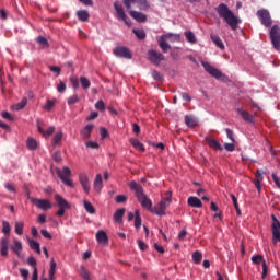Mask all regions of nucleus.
<instances>
[{
  "label": "nucleus",
  "mask_w": 280,
  "mask_h": 280,
  "mask_svg": "<svg viewBox=\"0 0 280 280\" xmlns=\"http://www.w3.org/2000/svg\"><path fill=\"white\" fill-rule=\"evenodd\" d=\"M62 137H65V133H62V131H57L51 139L52 145H60Z\"/></svg>",
  "instance_id": "30"
},
{
  "label": "nucleus",
  "mask_w": 280,
  "mask_h": 280,
  "mask_svg": "<svg viewBox=\"0 0 280 280\" xmlns=\"http://www.w3.org/2000/svg\"><path fill=\"white\" fill-rule=\"evenodd\" d=\"M27 242H28L30 248H32V250H35L37 255H40V244L30 237H27Z\"/></svg>",
  "instance_id": "28"
},
{
  "label": "nucleus",
  "mask_w": 280,
  "mask_h": 280,
  "mask_svg": "<svg viewBox=\"0 0 280 280\" xmlns=\"http://www.w3.org/2000/svg\"><path fill=\"white\" fill-rule=\"evenodd\" d=\"M114 9L116 11V19H118V21H124V23L130 27L132 23L128 20L126 12H124V7L119 2H115Z\"/></svg>",
  "instance_id": "7"
},
{
  "label": "nucleus",
  "mask_w": 280,
  "mask_h": 280,
  "mask_svg": "<svg viewBox=\"0 0 280 280\" xmlns=\"http://www.w3.org/2000/svg\"><path fill=\"white\" fill-rule=\"evenodd\" d=\"M133 3H137V0H124V4L126 5L127 10H131Z\"/></svg>",
  "instance_id": "57"
},
{
  "label": "nucleus",
  "mask_w": 280,
  "mask_h": 280,
  "mask_svg": "<svg viewBox=\"0 0 280 280\" xmlns=\"http://www.w3.org/2000/svg\"><path fill=\"white\" fill-rule=\"evenodd\" d=\"M185 122L189 128H194V127L198 126V120L194 116H186Z\"/></svg>",
  "instance_id": "31"
},
{
  "label": "nucleus",
  "mask_w": 280,
  "mask_h": 280,
  "mask_svg": "<svg viewBox=\"0 0 280 280\" xmlns=\"http://www.w3.org/2000/svg\"><path fill=\"white\" fill-rule=\"evenodd\" d=\"M172 202V192H166V196L154 207L151 208V213L155 215H165V211Z\"/></svg>",
  "instance_id": "4"
},
{
  "label": "nucleus",
  "mask_w": 280,
  "mask_h": 280,
  "mask_svg": "<svg viewBox=\"0 0 280 280\" xmlns=\"http://www.w3.org/2000/svg\"><path fill=\"white\" fill-rule=\"evenodd\" d=\"M96 241L101 246H108V234L104 230H98L96 232Z\"/></svg>",
  "instance_id": "16"
},
{
  "label": "nucleus",
  "mask_w": 280,
  "mask_h": 280,
  "mask_svg": "<svg viewBox=\"0 0 280 280\" xmlns=\"http://www.w3.org/2000/svg\"><path fill=\"white\" fill-rule=\"evenodd\" d=\"M95 108H96L97 110H105L106 106L104 105V101H97V102L95 103Z\"/></svg>",
  "instance_id": "54"
},
{
  "label": "nucleus",
  "mask_w": 280,
  "mask_h": 280,
  "mask_svg": "<svg viewBox=\"0 0 280 280\" xmlns=\"http://www.w3.org/2000/svg\"><path fill=\"white\" fill-rule=\"evenodd\" d=\"M28 198L31 202H33V205H35L37 209H42V211H49V209H51L52 207L51 201H49L48 199H38L34 197H28Z\"/></svg>",
  "instance_id": "8"
},
{
  "label": "nucleus",
  "mask_w": 280,
  "mask_h": 280,
  "mask_svg": "<svg viewBox=\"0 0 280 280\" xmlns=\"http://www.w3.org/2000/svg\"><path fill=\"white\" fill-rule=\"evenodd\" d=\"M24 228H25V223L23 221H16L14 225V231L16 235H23Z\"/></svg>",
  "instance_id": "33"
},
{
  "label": "nucleus",
  "mask_w": 280,
  "mask_h": 280,
  "mask_svg": "<svg viewBox=\"0 0 280 280\" xmlns=\"http://www.w3.org/2000/svg\"><path fill=\"white\" fill-rule=\"evenodd\" d=\"M124 213H126V209L121 208V209H117L114 213V220L115 222H117L118 224H121L122 220H124Z\"/></svg>",
  "instance_id": "25"
},
{
  "label": "nucleus",
  "mask_w": 280,
  "mask_h": 280,
  "mask_svg": "<svg viewBox=\"0 0 280 280\" xmlns=\"http://www.w3.org/2000/svg\"><path fill=\"white\" fill-rule=\"evenodd\" d=\"M139 10H149L150 2L148 0H136Z\"/></svg>",
  "instance_id": "37"
},
{
  "label": "nucleus",
  "mask_w": 280,
  "mask_h": 280,
  "mask_svg": "<svg viewBox=\"0 0 280 280\" xmlns=\"http://www.w3.org/2000/svg\"><path fill=\"white\" fill-rule=\"evenodd\" d=\"M26 148L28 150H36V148H38V141H36L34 138H27Z\"/></svg>",
  "instance_id": "32"
},
{
  "label": "nucleus",
  "mask_w": 280,
  "mask_h": 280,
  "mask_svg": "<svg viewBox=\"0 0 280 280\" xmlns=\"http://www.w3.org/2000/svg\"><path fill=\"white\" fill-rule=\"evenodd\" d=\"M20 273L24 280H27V277H30V271L27 269L20 268Z\"/></svg>",
  "instance_id": "56"
},
{
  "label": "nucleus",
  "mask_w": 280,
  "mask_h": 280,
  "mask_svg": "<svg viewBox=\"0 0 280 280\" xmlns=\"http://www.w3.org/2000/svg\"><path fill=\"white\" fill-rule=\"evenodd\" d=\"M257 16L265 27H270L272 25V18H270V12L266 9L257 11Z\"/></svg>",
  "instance_id": "11"
},
{
  "label": "nucleus",
  "mask_w": 280,
  "mask_h": 280,
  "mask_svg": "<svg viewBox=\"0 0 280 280\" xmlns=\"http://www.w3.org/2000/svg\"><path fill=\"white\" fill-rule=\"evenodd\" d=\"M264 180V174L261 173V171H257L256 172V183H261Z\"/></svg>",
  "instance_id": "59"
},
{
  "label": "nucleus",
  "mask_w": 280,
  "mask_h": 280,
  "mask_svg": "<svg viewBox=\"0 0 280 280\" xmlns=\"http://www.w3.org/2000/svg\"><path fill=\"white\" fill-rule=\"evenodd\" d=\"M272 224H271V233H272V243L277 244L280 242V222L277 217L271 215Z\"/></svg>",
  "instance_id": "9"
},
{
  "label": "nucleus",
  "mask_w": 280,
  "mask_h": 280,
  "mask_svg": "<svg viewBox=\"0 0 280 280\" xmlns=\"http://www.w3.org/2000/svg\"><path fill=\"white\" fill-rule=\"evenodd\" d=\"M158 43L162 51L166 54V51H170V49H172V46H170L167 43H180V35L167 33L162 35Z\"/></svg>",
  "instance_id": "3"
},
{
  "label": "nucleus",
  "mask_w": 280,
  "mask_h": 280,
  "mask_svg": "<svg viewBox=\"0 0 280 280\" xmlns=\"http://www.w3.org/2000/svg\"><path fill=\"white\" fill-rule=\"evenodd\" d=\"M37 130L45 139H49V137H51V135L56 132V127L50 126L47 129H45L42 122H37Z\"/></svg>",
  "instance_id": "15"
},
{
  "label": "nucleus",
  "mask_w": 280,
  "mask_h": 280,
  "mask_svg": "<svg viewBox=\"0 0 280 280\" xmlns=\"http://www.w3.org/2000/svg\"><path fill=\"white\" fill-rule=\"evenodd\" d=\"M2 233L10 235V223L8 221H2Z\"/></svg>",
  "instance_id": "46"
},
{
  "label": "nucleus",
  "mask_w": 280,
  "mask_h": 280,
  "mask_svg": "<svg viewBox=\"0 0 280 280\" xmlns=\"http://www.w3.org/2000/svg\"><path fill=\"white\" fill-rule=\"evenodd\" d=\"M129 142L131 143V145H132L136 150H139L140 152H144V151H145V147H143V143H141V141H139V139L131 138V139L129 140Z\"/></svg>",
  "instance_id": "27"
},
{
  "label": "nucleus",
  "mask_w": 280,
  "mask_h": 280,
  "mask_svg": "<svg viewBox=\"0 0 280 280\" xmlns=\"http://www.w3.org/2000/svg\"><path fill=\"white\" fill-rule=\"evenodd\" d=\"M79 102H80V97L77 94H74L68 98L69 106H71L73 104H78Z\"/></svg>",
  "instance_id": "47"
},
{
  "label": "nucleus",
  "mask_w": 280,
  "mask_h": 280,
  "mask_svg": "<svg viewBox=\"0 0 280 280\" xmlns=\"http://www.w3.org/2000/svg\"><path fill=\"white\" fill-rule=\"evenodd\" d=\"M79 82L82 89H91V81L86 77H80Z\"/></svg>",
  "instance_id": "39"
},
{
  "label": "nucleus",
  "mask_w": 280,
  "mask_h": 280,
  "mask_svg": "<svg viewBox=\"0 0 280 280\" xmlns=\"http://www.w3.org/2000/svg\"><path fill=\"white\" fill-rule=\"evenodd\" d=\"M5 189H8V191H11L12 194L16 192V188L14 187V185L8 183L4 185Z\"/></svg>",
  "instance_id": "62"
},
{
  "label": "nucleus",
  "mask_w": 280,
  "mask_h": 280,
  "mask_svg": "<svg viewBox=\"0 0 280 280\" xmlns=\"http://www.w3.org/2000/svg\"><path fill=\"white\" fill-rule=\"evenodd\" d=\"M188 205L189 207H195V209H201L202 201L198 197H189Z\"/></svg>",
  "instance_id": "23"
},
{
  "label": "nucleus",
  "mask_w": 280,
  "mask_h": 280,
  "mask_svg": "<svg viewBox=\"0 0 280 280\" xmlns=\"http://www.w3.org/2000/svg\"><path fill=\"white\" fill-rule=\"evenodd\" d=\"M206 141L208 145L213 150H222V145L220 144V142H218V140L213 139L212 137L206 138Z\"/></svg>",
  "instance_id": "24"
},
{
  "label": "nucleus",
  "mask_w": 280,
  "mask_h": 280,
  "mask_svg": "<svg viewBox=\"0 0 280 280\" xmlns=\"http://www.w3.org/2000/svg\"><path fill=\"white\" fill-rule=\"evenodd\" d=\"M77 16L79 19V21H89V11L86 10H80L77 11Z\"/></svg>",
  "instance_id": "35"
},
{
  "label": "nucleus",
  "mask_w": 280,
  "mask_h": 280,
  "mask_svg": "<svg viewBox=\"0 0 280 280\" xmlns=\"http://www.w3.org/2000/svg\"><path fill=\"white\" fill-rule=\"evenodd\" d=\"M185 36H186V39L188 40V43H191V45H196V43L198 42L196 39V35L191 31L185 32Z\"/></svg>",
  "instance_id": "36"
},
{
  "label": "nucleus",
  "mask_w": 280,
  "mask_h": 280,
  "mask_svg": "<svg viewBox=\"0 0 280 280\" xmlns=\"http://www.w3.org/2000/svg\"><path fill=\"white\" fill-rule=\"evenodd\" d=\"M79 182L84 191V194H90L91 191V179H89V175L86 173L79 174Z\"/></svg>",
  "instance_id": "12"
},
{
  "label": "nucleus",
  "mask_w": 280,
  "mask_h": 280,
  "mask_svg": "<svg viewBox=\"0 0 280 280\" xmlns=\"http://www.w3.org/2000/svg\"><path fill=\"white\" fill-rule=\"evenodd\" d=\"M100 135H101V139H106V137H108V130H106V128L104 127H101Z\"/></svg>",
  "instance_id": "58"
},
{
  "label": "nucleus",
  "mask_w": 280,
  "mask_h": 280,
  "mask_svg": "<svg viewBox=\"0 0 280 280\" xmlns=\"http://www.w3.org/2000/svg\"><path fill=\"white\" fill-rule=\"evenodd\" d=\"M135 226L137 229L141 228V214L139 213V210H136Z\"/></svg>",
  "instance_id": "45"
},
{
  "label": "nucleus",
  "mask_w": 280,
  "mask_h": 280,
  "mask_svg": "<svg viewBox=\"0 0 280 280\" xmlns=\"http://www.w3.org/2000/svg\"><path fill=\"white\" fill-rule=\"evenodd\" d=\"M148 56H149V60H151L153 65H156V66L161 65V62L165 60V57L163 56V54L156 50H149Z\"/></svg>",
  "instance_id": "13"
},
{
  "label": "nucleus",
  "mask_w": 280,
  "mask_h": 280,
  "mask_svg": "<svg viewBox=\"0 0 280 280\" xmlns=\"http://www.w3.org/2000/svg\"><path fill=\"white\" fill-rule=\"evenodd\" d=\"M129 187L131 191H135L141 207L147 209V211H152V199L143 194V187H141V185L137 184L135 180L129 183Z\"/></svg>",
  "instance_id": "2"
},
{
  "label": "nucleus",
  "mask_w": 280,
  "mask_h": 280,
  "mask_svg": "<svg viewBox=\"0 0 280 280\" xmlns=\"http://www.w3.org/2000/svg\"><path fill=\"white\" fill-rule=\"evenodd\" d=\"M0 253L2 255V257H8V250L10 248V243L8 242L7 237H2L0 241Z\"/></svg>",
  "instance_id": "21"
},
{
  "label": "nucleus",
  "mask_w": 280,
  "mask_h": 280,
  "mask_svg": "<svg viewBox=\"0 0 280 280\" xmlns=\"http://www.w3.org/2000/svg\"><path fill=\"white\" fill-rule=\"evenodd\" d=\"M27 264H28V266H32L33 268H36V258H34V257H28L27 258Z\"/></svg>",
  "instance_id": "64"
},
{
  "label": "nucleus",
  "mask_w": 280,
  "mask_h": 280,
  "mask_svg": "<svg viewBox=\"0 0 280 280\" xmlns=\"http://www.w3.org/2000/svg\"><path fill=\"white\" fill-rule=\"evenodd\" d=\"M270 38L275 49L280 51V27L278 25L271 27Z\"/></svg>",
  "instance_id": "10"
},
{
  "label": "nucleus",
  "mask_w": 280,
  "mask_h": 280,
  "mask_svg": "<svg viewBox=\"0 0 280 280\" xmlns=\"http://www.w3.org/2000/svg\"><path fill=\"white\" fill-rule=\"evenodd\" d=\"M132 32H133L135 36H137V38H139V40H143V38H145V31L135 28Z\"/></svg>",
  "instance_id": "43"
},
{
  "label": "nucleus",
  "mask_w": 280,
  "mask_h": 280,
  "mask_svg": "<svg viewBox=\"0 0 280 280\" xmlns=\"http://www.w3.org/2000/svg\"><path fill=\"white\" fill-rule=\"evenodd\" d=\"M252 261H253L254 264H260L261 261H264V256H261V255L253 256V257H252Z\"/></svg>",
  "instance_id": "53"
},
{
  "label": "nucleus",
  "mask_w": 280,
  "mask_h": 280,
  "mask_svg": "<svg viewBox=\"0 0 280 280\" xmlns=\"http://www.w3.org/2000/svg\"><path fill=\"white\" fill-rule=\"evenodd\" d=\"M79 272H80V276L82 277V279L91 280V275L89 273V270H86V268L81 267Z\"/></svg>",
  "instance_id": "41"
},
{
  "label": "nucleus",
  "mask_w": 280,
  "mask_h": 280,
  "mask_svg": "<svg viewBox=\"0 0 280 280\" xmlns=\"http://www.w3.org/2000/svg\"><path fill=\"white\" fill-rule=\"evenodd\" d=\"M91 132H93V124L86 125L82 130H81V137L83 139H89L91 137Z\"/></svg>",
  "instance_id": "26"
},
{
  "label": "nucleus",
  "mask_w": 280,
  "mask_h": 280,
  "mask_svg": "<svg viewBox=\"0 0 280 280\" xmlns=\"http://www.w3.org/2000/svg\"><path fill=\"white\" fill-rule=\"evenodd\" d=\"M85 145L86 148H91L92 150H97V148H100V144L95 141H86Z\"/></svg>",
  "instance_id": "50"
},
{
  "label": "nucleus",
  "mask_w": 280,
  "mask_h": 280,
  "mask_svg": "<svg viewBox=\"0 0 280 280\" xmlns=\"http://www.w3.org/2000/svg\"><path fill=\"white\" fill-rule=\"evenodd\" d=\"M37 43L38 45H42V47H49V43L43 36L37 37Z\"/></svg>",
  "instance_id": "49"
},
{
  "label": "nucleus",
  "mask_w": 280,
  "mask_h": 280,
  "mask_svg": "<svg viewBox=\"0 0 280 280\" xmlns=\"http://www.w3.org/2000/svg\"><path fill=\"white\" fill-rule=\"evenodd\" d=\"M11 250L16 254L18 257H21V253L23 250V244L21 241L13 238V244L10 246Z\"/></svg>",
  "instance_id": "19"
},
{
  "label": "nucleus",
  "mask_w": 280,
  "mask_h": 280,
  "mask_svg": "<svg viewBox=\"0 0 280 280\" xmlns=\"http://www.w3.org/2000/svg\"><path fill=\"white\" fill-rule=\"evenodd\" d=\"M57 176L67 185V187H73V182L70 180L71 178V168L63 166L62 168H55Z\"/></svg>",
  "instance_id": "5"
},
{
  "label": "nucleus",
  "mask_w": 280,
  "mask_h": 280,
  "mask_svg": "<svg viewBox=\"0 0 280 280\" xmlns=\"http://www.w3.org/2000/svg\"><path fill=\"white\" fill-rule=\"evenodd\" d=\"M212 43H214V45L219 48V49H224V43L222 42V39L220 38V36L215 35V34H211L210 35Z\"/></svg>",
  "instance_id": "29"
},
{
  "label": "nucleus",
  "mask_w": 280,
  "mask_h": 280,
  "mask_svg": "<svg viewBox=\"0 0 280 280\" xmlns=\"http://www.w3.org/2000/svg\"><path fill=\"white\" fill-rule=\"evenodd\" d=\"M70 82H71L73 89L80 88V79H78V77H70Z\"/></svg>",
  "instance_id": "48"
},
{
  "label": "nucleus",
  "mask_w": 280,
  "mask_h": 280,
  "mask_svg": "<svg viewBox=\"0 0 280 280\" xmlns=\"http://www.w3.org/2000/svg\"><path fill=\"white\" fill-rule=\"evenodd\" d=\"M57 91L58 93H65V91H67V85L65 84V82H60L58 85H57Z\"/></svg>",
  "instance_id": "52"
},
{
  "label": "nucleus",
  "mask_w": 280,
  "mask_h": 280,
  "mask_svg": "<svg viewBox=\"0 0 280 280\" xmlns=\"http://www.w3.org/2000/svg\"><path fill=\"white\" fill-rule=\"evenodd\" d=\"M27 106V98H23L20 103L12 105V110H23Z\"/></svg>",
  "instance_id": "34"
},
{
  "label": "nucleus",
  "mask_w": 280,
  "mask_h": 280,
  "mask_svg": "<svg viewBox=\"0 0 280 280\" xmlns=\"http://www.w3.org/2000/svg\"><path fill=\"white\" fill-rule=\"evenodd\" d=\"M234 209L236 210L237 215H242V210L240 209V203H237V197L235 195H230Z\"/></svg>",
  "instance_id": "40"
},
{
  "label": "nucleus",
  "mask_w": 280,
  "mask_h": 280,
  "mask_svg": "<svg viewBox=\"0 0 280 280\" xmlns=\"http://www.w3.org/2000/svg\"><path fill=\"white\" fill-rule=\"evenodd\" d=\"M103 188H104V184L102 182V174H97L95 176V179H94V183H93V189H94V191L100 194V191H102Z\"/></svg>",
  "instance_id": "20"
},
{
  "label": "nucleus",
  "mask_w": 280,
  "mask_h": 280,
  "mask_svg": "<svg viewBox=\"0 0 280 280\" xmlns=\"http://www.w3.org/2000/svg\"><path fill=\"white\" fill-rule=\"evenodd\" d=\"M192 261H195V264H200L202 261V254L200 252H195L192 254Z\"/></svg>",
  "instance_id": "44"
},
{
  "label": "nucleus",
  "mask_w": 280,
  "mask_h": 280,
  "mask_svg": "<svg viewBox=\"0 0 280 280\" xmlns=\"http://www.w3.org/2000/svg\"><path fill=\"white\" fill-rule=\"evenodd\" d=\"M84 209L88 213L92 214L95 213V207H93V203L91 201L84 200L83 201Z\"/></svg>",
  "instance_id": "38"
},
{
  "label": "nucleus",
  "mask_w": 280,
  "mask_h": 280,
  "mask_svg": "<svg viewBox=\"0 0 280 280\" xmlns=\"http://www.w3.org/2000/svg\"><path fill=\"white\" fill-rule=\"evenodd\" d=\"M152 78H153L156 82H161V80H163V75L160 74V72L156 71V70H153V71H152Z\"/></svg>",
  "instance_id": "51"
},
{
  "label": "nucleus",
  "mask_w": 280,
  "mask_h": 280,
  "mask_svg": "<svg viewBox=\"0 0 280 280\" xmlns=\"http://www.w3.org/2000/svg\"><path fill=\"white\" fill-rule=\"evenodd\" d=\"M114 56H117L118 58H127L128 60L132 58V54H130V49L122 46L116 47L114 49Z\"/></svg>",
  "instance_id": "14"
},
{
  "label": "nucleus",
  "mask_w": 280,
  "mask_h": 280,
  "mask_svg": "<svg viewBox=\"0 0 280 280\" xmlns=\"http://www.w3.org/2000/svg\"><path fill=\"white\" fill-rule=\"evenodd\" d=\"M217 12H218L219 16L221 19H223L225 21V23H228V25L234 32H235V30H237V25H240V23H242V20H240L237 18V15H235V13H233V11H231L229 9V7L224 3L219 4V7L217 8Z\"/></svg>",
  "instance_id": "1"
},
{
  "label": "nucleus",
  "mask_w": 280,
  "mask_h": 280,
  "mask_svg": "<svg viewBox=\"0 0 280 280\" xmlns=\"http://www.w3.org/2000/svg\"><path fill=\"white\" fill-rule=\"evenodd\" d=\"M129 14L130 18L135 19L138 23H145V21H148V16L139 11L130 10Z\"/></svg>",
  "instance_id": "17"
},
{
  "label": "nucleus",
  "mask_w": 280,
  "mask_h": 280,
  "mask_svg": "<svg viewBox=\"0 0 280 280\" xmlns=\"http://www.w3.org/2000/svg\"><path fill=\"white\" fill-rule=\"evenodd\" d=\"M224 149L228 151V152H233L235 150V144L233 143H225L224 144Z\"/></svg>",
  "instance_id": "63"
},
{
  "label": "nucleus",
  "mask_w": 280,
  "mask_h": 280,
  "mask_svg": "<svg viewBox=\"0 0 280 280\" xmlns=\"http://www.w3.org/2000/svg\"><path fill=\"white\" fill-rule=\"evenodd\" d=\"M1 115H2L3 119H8L9 121H12L14 119V117H12L11 113L2 112Z\"/></svg>",
  "instance_id": "61"
},
{
  "label": "nucleus",
  "mask_w": 280,
  "mask_h": 280,
  "mask_svg": "<svg viewBox=\"0 0 280 280\" xmlns=\"http://www.w3.org/2000/svg\"><path fill=\"white\" fill-rule=\"evenodd\" d=\"M56 106V100H48L46 104L43 106L44 110H51Z\"/></svg>",
  "instance_id": "42"
},
{
  "label": "nucleus",
  "mask_w": 280,
  "mask_h": 280,
  "mask_svg": "<svg viewBox=\"0 0 280 280\" xmlns=\"http://www.w3.org/2000/svg\"><path fill=\"white\" fill-rule=\"evenodd\" d=\"M238 115H241V117L244 119V121H248L249 124H253V121H255V117L253 115H250L248 112L238 108L237 109Z\"/></svg>",
  "instance_id": "22"
},
{
  "label": "nucleus",
  "mask_w": 280,
  "mask_h": 280,
  "mask_svg": "<svg viewBox=\"0 0 280 280\" xmlns=\"http://www.w3.org/2000/svg\"><path fill=\"white\" fill-rule=\"evenodd\" d=\"M55 200L59 208L71 209V203H69V201H67V199H65V197H62L60 195H55Z\"/></svg>",
  "instance_id": "18"
},
{
  "label": "nucleus",
  "mask_w": 280,
  "mask_h": 280,
  "mask_svg": "<svg viewBox=\"0 0 280 280\" xmlns=\"http://www.w3.org/2000/svg\"><path fill=\"white\" fill-rule=\"evenodd\" d=\"M49 275H56V261L54 260V258H51L50 260Z\"/></svg>",
  "instance_id": "55"
},
{
  "label": "nucleus",
  "mask_w": 280,
  "mask_h": 280,
  "mask_svg": "<svg viewBox=\"0 0 280 280\" xmlns=\"http://www.w3.org/2000/svg\"><path fill=\"white\" fill-rule=\"evenodd\" d=\"M203 69L207 71V73L211 74L212 78H215L217 80H225L226 77L220 71L218 68L211 66V63L207 61L201 62Z\"/></svg>",
  "instance_id": "6"
},
{
  "label": "nucleus",
  "mask_w": 280,
  "mask_h": 280,
  "mask_svg": "<svg viewBox=\"0 0 280 280\" xmlns=\"http://www.w3.org/2000/svg\"><path fill=\"white\" fill-rule=\"evenodd\" d=\"M126 200H128V197H126V195H118L116 197V202L118 203L126 202Z\"/></svg>",
  "instance_id": "60"
}]
</instances>
